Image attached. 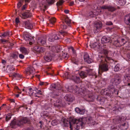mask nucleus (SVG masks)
Listing matches in <instances>:
<instances>
[{"mask_svg": "<svg viewBox=\"0 0 130 130\" xmlns=\"http://www.w3.org/2000/svg\"><path fill=\"white\" fill-rule=\"evenodd\" d=\"M85 119L84 118H82L78 119L73 118L68 121L66 119L63 118L61 121L65 126L69 125L71 130H78L80 127L82 128L84 126V123L83 121Z\"/></svg>", "mask_w": 130, "mask_h": 130, "instance_id": "nucleus-1", "label": "nucleus"}, {"mask_svg": "<svg viewBox=\"0 0 130 130\" xmlns=\"http://www.w3.org/2000/svg\"><path fill=\"white\" fill-rule=\"evenodd\" d=\"M28 121V119L27 118H22L21 120L17 121L14 119L11 121L10 126L12 128H15L16 125L20 126L22 125L27 123Z\"/></svg>", "mask_w": 130, "mask_h": 130, "instance_id": "nucleus-2", "label": "nucleus"}, {"mask_svg": "<svg viewBox=\"0 0 130 130\" xmlns=\"http://www.w3.org/2000/svg\"><path fill=\"white\" fill-rule=\"evenodd\" d=\"M104 59H100L99 61H101L100 64L99 65V69L98 73L99 74H100L101 72H102L103 71H105L108 70V66L105 63H104Z\"/></svg>", "mask_w": 130, "mask_h": 130, "instance_id": "nucleus-3", "label": "nucleus"}, {"mask_svg": "<svg viewBox=\"0 0 130 130\" xmlns=\"http://www.w3.org/2000/svg\"><path fill=\"white\" fill-rule=\"evenodd\" d=\"M63 77L69 79L73 80L76 83L79 82L80 80V78L75 75L73 76V75H70L69 74L68 72H66L63 75Z\"/></svg>", "mask_w": 130, "mask_h": 130, "instance_id": "nucleus-4", "label": "nucleus"}, {"mask_svg": "<svg viewBox=\"0 0 130 130\" xmlns=\"http://www.w3.org/2000/svg\"><path fill=\"white\" fill-rule=\"evenodd\" d=\"M38 3L41 10L44 11L47 8V6L46 0H38Z\"/></svg>", "mask_w": 130, "mask_h": 130, "instance_id": "nucleus-5", "label": "nucleus"}, {"mask_svg": "<svg viewBox=\"0 0 130 130\" xmlns=\"http://www.w3.org/2000/svg\"><path fill=\"white\" fill-rule=\"evenodd\" d=\"M24 37L25 40L28 41L30 45H31L34 43V40L33 38L29 35L28 33H24Z\"/></svg>", "mask_w": 130, "mask_h": 130, "instance_id": "nucleus-6", "label": "nucleus"}, {"mask_svg": "<svg viewBox=\"0 0 130 130\" xmlns=\"http://www.w3.org/2000/svg\"><path fill=\"white\" fill-rule=\"evenodd\" d=\"M60 38L59 33H58L57 34L53 35L51 34L49 36L48 40L49 41L52 42L54 41L55 40L59 39Z\"/></svg>", "mask_w": 130, "mask_h": 130, "instance_id": "nucleus-7", "label": "nucleus"}, {"mask_svg": "<svg viewBox=\"0 0 130 130\" xmlns=\"http://www.w3.org/2000/svg\"><path fill=\"white\" fill-rule=\"evenodd\" d=\"M26 75L29 76L31 78L33 77L34 73V69L33 67L30 66L28 67L26 70Z\"/></svg>", "mask_w": 130, "mask_h": 130, "instance_id": "nucleus-8", "label": "nucleus"}, {"mask_svg": "<svg viewBox=\"0 0 130 130\" xmlns=\"http://www.w3.org/2000/svg\"><path fill=\"white\" fill-rule=\"evenodd\" d=\"M126 42V41L124 39H122L120 42L119 41L117 40L114 42V44L116 46H119L124 45Z\"/></svg>", "mask_w": 130, "mask_h": 130, "instance_id": "nucleus-9", "label": "nucleus"}, {"mask_svg": "<svg viewBox=\"0 0 130 130\" xmlns=\"http://www.w3.org/2000/svg\"><path fill=\"white\" fill-rule=\"evenodd\" d=\"M121 82V80L119 77H115L114 78L112 79L111 81V82L113 84L116 85H117L119 84Z\"/></svg>", "mask_w": 130, "mask_h": 130, "instance_id": "nucleus-10", "label": "nucleus"}, {"mask_svg": "<svg viewBox=\"0 0 130 130\" xmlns=\"http://www.w3.org/2000/svg\"><path fill=\"white\" fill-rule=\"evenodd\" d=\"M104 9H107L108 10L111 11H113L116 9L115 8L111 6H104L102 7L101 10H99V11L101 12Z\"/></svg>", "mask_w": 130, "mask_h": 130, "instance_id": "nucleus-11", "label": "nucleus"}, {"mask_svg": "<svg viewBox=\"0 0 130 130\" xmlns=\"http://www.w3.org/2000/svg\"><path fill=\"white\" fill-rule=\"evenodd\" d=\"M26 92H28L30 96L31 95H33L35 96L39 97L37 95H35L36 94L35 92H36V89L33 90L31 88H27L26 90Z\"/></svg>", "mask_w": 130, "mask_h": 130, "instance_id": "nucleus-12", "label": "nucleus"}, {"mask_svg": "<svg viewBox=\"0 0 130 130\" xmlns=\"http://www.w3.org/2000/svg\"><path fill=\"white\" fill-rule=\"evenodd\" d=\"M102 24L100 21L96 22L95 24V27L96 28V32H98L102 26Z\"/></svg>", "mask_w": 130, "mask_h": 130, "instance_id": "nucleus-13", "label": "nucleus"}, {"mask_svg": "<svg viewBox=\"0 0 130 130\" xmlns=\"http://www.w3.org/2000/svg\"><path fill=\"white\" fill-rule=\"evenodd\" d=\"M98 9L95 10H94L93 11H91L88 13V16L91 17H93L96 16L99 14Z\"/></svg>", "mask_w": 130, "mask_h": 130, "instance_id": "nucleus-14", "label": "nucleus"}, {"mask_svg": "<svg viewBox=\"0 0 130 130\" xmlns=\"http://www.w3.org/2000/svg\"><path fill=\"white\" fill-rule=\"evenodd\" d=\"M84 59L85 61L88 63H90L92 61V60L89 57L88 55L87 54H85L84 56Z\"/></svg>", "mask_w": 130, "mask_h": 130, "instance_id": "nucleus-15", "label": "nucleus"}, {"mask_svg": "<svg viewBox=\"0 0 130 130\" xmlns=\"http://www.w3.org/2000/svg\"><path fill=\"white\" fill-rule=\"evenodd\" d=\"M52 54L47 53H46V55L44 57V59L46 61L49 62L52 60Z\"/></svg>", "mask_w": 130, "mask_h": 130, "instance_id": "nucleus-16", "label": "nucleus"}, {"mask_svg": "<svg viewBox=\"0 0 130 130\" xmlns=\"http://www.w3.org/2000/svg\"><path fill=\"white\" fill-rule=\"evenodd\" d=\"M46 39L45 38H39L38 40V43L40 45L44 44L46 43Z\"/></svg>", "mask_w": 130, "mask_h": 130, "instance_id": "nucleus-17", "label": "nucleus"}, {"mask_svg": "<svg viewBox=\"0 0 130 130\" xmlns=\"http://www.w3.org/2000/svg\"><path fill=\"white\" fill-rule=\"evenodd\" d=\"M110 39L109 38H108L105 36H103L101 39L102 43H104L109 42H111V41H110Z\"/></svg>", "mask_w": 130, "mask_h": 130, "instance_id": "nucleus-18", "label": "nucleus"}, {"mask_svg": "<svg viewBox=\"0 0 130 130\" xmlns=\"http://www.w3.org/2000/svg\"><path fill=\"white\" fill-rule=\"evenodd\" d=\"M31 14L29 12H27L22 13L20 15V17L23 19H25L30 17Z\"/></svg>", "mask_w": 130, "mask_h": 130, "instance_id": "nucleus-19", "label": "nucleus"}, {"mask_svg": "<svg viewBox=\"0 0 130 130\" xmlns=\"http://www.w3.org/2000/svg\"><path fill=\"white\" fill-rule=\"evenodd\" d=\"M34 49L36 51L40 52H43L45 51V49L41 47L35 46L34 47Z\"/></svg>", "mask_w": 130, "mask_h": 130, "instance_id": "nucleus-20", "label": "nucleus"}, {"mask_svg": "<svg viewBox=\"0 0 130 130\" xmlns=\"http://www.w3.org/2000/svg\"><path fill=\"white\" fill-rule=\"evenodd\" d=\"M123 80L124 83L129 81L130 80V75L127 74L124 75Z\"/></svg>", "mask_w": 130, "mask_h": 130, "instance_id": "nucleus-21", "label": "nucleus"}, {"mask_svg": "<svg viewBox=\"0 0 130 130\" xmlns=\"http://www.w3.org/2000/svg\"><path fill=\"white\" fill-rule=\"evenodd\" d=\"M18 52H15L13 53L10 55V58H9L10 59H17L18 57Z\"/></svg>", "mask_w": 130, "mask_h": 130, "instance_id": "nucleus-22", "label": "nucleus"}, {"mask_svg": "<svg viewBox=\"0 0 130 130\" xmlns=\"http://www.w3.org/2000/svg\"><path fill=\"white\" fill-rule=\"evenodd\" d=\"M20 51L25 55H27L29 53L28 50L24 47H21L20 48Z\"/></svg>", "mask_w": 130, "mask_h": 130, "instance_id": "nucleus-23", "label": "nucleus"}, {"mask_svg": "<svg viewBox=\"0 0 130 130\" xmlns=\"http://www.w3.org/2000/svg\"><path fill=\"white\" fill-rule=\"evenodd\" d=\"M7 70L8 73H11L14 70V68L13 66L8 65L7 67Z\"/></svg>", "mask_w": 130, "mask_h": 130, "instance_id": "nucleus-24", "label": "nucleus"}, {"mask_svg": "<svg viewBox=\"0 0 130 130\" xmlns=\"http://www.w3.org/2000/svg\"><path fill=\"white\" fill-rule=\"evenodd\" d=\"M26 27L28 29H31L33 27L32 24L29 21H26L25 23Z\"/></svg>", "mask_w": 130, "mask_h": 130, "instance_id": "nucleus-25", "label": "nucleus"}, {"mask_svg": "<svg viewBox=\"0 0 130 130\" xmlns=\"http://www.w3.org/2000/svg\"><path fill=\"white\" fill-rule=\"evenodd\" d=\"M64 98L67 101L69 102H72L74 100L73 98L71 97L70 95H66Z\"/></svg>", "mask_w": 130, "mask_h": 130, "instance_id": "nucleus-26", "label": "nucleus"}, {"mask_svg": "<svg viewBox=\"0 0 130 130\" xmlns=\"http://www.w3.org/2000/svg\"><path fill=\"white\" fill-rule=\"evenodd\" d=\"M75 110L77 113H79L83 115L85 112V109L81 110L79 108H76L75 109Z\"/></svg>", "mask_w": 130, "mask_h": 130, "instance_id": "nucleus-27", "label": "nucleus"}, {"mask_svg": "<svg viewBox=\"0 0 130 130\" xmlns=\"http://www.w3.org/2000/svg\"><path fill=\"white\" fill-rule=\"evenodd\" d=\"M13 77H15L17 79H20L22 77L21 75L17 73H14L11 75Z\"/></svg>", "mask_w": 130, "mask_h": 130, "instance_id": "nucleus-28", "label": "nucleus"}, {"mask_svg": "<svg viewBox=\"0 0 130 130\" xmlns=\"http://www.w3.org/2000/svg\"><path fill=\"white\" fill-rule=\"evenodd\" d=\"M10 32H5L4 33H0V37H1L2 38L5 37L9 36L10 35Z\"/></svg>", "mask_w": 130, "mask_h": 130, "instance_id": "nucleus-29", "label": "nucleus"}, {"mask_svg": "<svg viewBox=\"0 0 130 130\" xmlns=\"http://www.w3.org/2000/svg\"><path fill=\"white\" fill-rule=\"evenodd\" d=\"M125 0H118L117 1V3L121 6L123 5L125 3Z\"/></svg>", "mask_w": 130, "mask_h": 130, "instance_id": "nucleus-30", "label": "nucleus"}, {"mask_svg": "<svg viewBox=\"0 0 130 130\" xmlns=\"http://www.w3.org/2000/svg\"><path fill=\"white\" fill-rule=\"evenodd\" d=\"M128 125L127 122H125L121 125L122 129L124 130L127 129L128 127Z\"/></svg>", "mask_w": 130, "mask_h": 130, "instance_id": "nucleus-31", "label": "nucleus"}, {"mask_svg": "<svg viewBox=\"0 0 130 130\" xmlns=\"http://www.w3.org/2000/svg\"><path fill=\"white\" fill-rule=\"evenodd\" d=\"M88 123L90 124L91 125H94L96 123V122L94 121L91 118L88 119Z\"/></svg>", "mask_w": 130, "mask_h": 130, "instance_id": "nucleus-32", "label": "nucleus"}, {"mask_svg": "<svg viewBox=\"0 0 130 130\" xmlns=\"http://www.w3.org/2000/svg\"><path fill=\"white\" fill-rule=\"evenodd\" d=\"M41 116L42 117L45 118L48 116V114L47 111H44L41 113Z\"/></svg>", "mask_w": 130, "mask_h": 130, "instance_id": "nucleus-33", "label": "nucleus"}, {"mask_svg": "<svg viewBox=\"0 0 130 130\" xmlns=\"http://www.w3.org/2000/svg\"><path fill=\"white\" fill-rule=\"evenodd\" d=\"M61 102V100H57L56 101V103L54 104V106H58L60 105Z\"/></svg>", "mask_w": 130, "mask_h": 130, "instance_id": "nucleus-34", "label": "nucleus"}, {"mask_svg": "<svg viewBox=\"0 0 130 130\" xmlns=\"http://www.w3.org/2000/svg\"><path fill=\"white\" fill-rule=\"evenodd\" d=\"M79 75L82 78H84L87 76V74L84 71H81L79 74Z\"/></svg>", "mask_w": 130, "mask_h": 130, "instance_id": "nucleus-35", "label": "nucleus"}, {"mask_svg": "<svg viewBox=\"0 0 130 130\" xmlns=\"http://www.w3.org/2000/svg\"><path fill=\"white\" fill-rule=\"evenodd\" d=\"M126 118L125 117H122L120 119H119V120L116 121V123L117 124L118 123H119L120 122H121L122 121H124L126 120Z\"/></svg>", "mask_w": 130, "mask_h": 130, "instance_id": "nucleus-36", "label": "nucleus"}, {"mask_svg": "<svg viewBox=\"0 0 130 130\" xmlns=\"http://www.w3.org/2000/svg\"><path fill=\"white\" fill-rule=\"evenodd\" d=\"M120 65L119 64H117L114 68V71L115 72H117L119 71L120 69Z\"/></svg>", "mask_w": 130, "mask_h": 130, "instance_id": "nucleus-37", "label": "nucleus"}, {"mask_svg": "<svg viewBox=\"0 0 130 130\" xmlns=\"http://www.w3.org/2000/svg\"><path fill=\"white\" fill-rule=\"evenodd\" d=\"M59 123V121L57 120H53L51 122L53 126L57 125Z\"/></svg>", "mask_w": 130, "mask_h": 130, "instance_id": "nucleus-38", "label": "nucleus"}, {"mask_svg": "<svg viewBox=\"0 0 130 130\" xmlns=\"http://www.w3.org/2000/svg\"><path fill=\"white\" fill-rule=\"evenodd\" d=\"M50 24H53L56 21V19L54 18H53L50 19Z\"/></svg>", "mask_w": 130, "mask_h": 130, "instance_id": "nucleus-39", "label": "nucleus"}, {"mask_svg": "<svg viewBox=\"0 0 130 130\" xmlns=\"http://www.w3.org/2000/svg\"><path fill=\"white\" fill-rule=\"evenodd\" d=\"M95 96L94 95H92L91 96H89V100L87 101H92L94 100L95 98Z\"/></svg>", "mask_w": 130, "mask_h": 130, "instance_id": "nucleus-40", "label": "nucleus"}, {"mask_svg": "<svg viewBox=\"0 0 130 130\" xmlns=\"http://www.w3.org/2000/svg\"><path fill=\"white\" fill-rule=\"evenodd\" d=\"M47 6L50 4H53L55 2V0H46Z\"/></svg>", "mask_w": 130, "mask_h": 130, "instance_id": "nucleus-41", "label": "nucleus"}, {"mask_svg": "<svg viewBox=\"0 0 130 130\" xmlns=\"http://www.w3.org/2000/svg\"><path fill=\"white\" fill-rule=\"evenodd\" d=\"M11 115L10 113H9L7 114L6 117V120L7 121H8L9 120H10L11 118Z\"/></svg>", "mask_w": 130, "mask_h": 130, "instance_id": "nucleus-42", "label": "nucleus"}, {"mask_svg": "<svg viewBox=\"0 0 130 130\" xmlns=\"http://www.w3.org/2000/svg\"><path fill=\"white\" fill-rule=\"evenodd\" d=\"M62 47L59 45L56 46V52H58L61 51Z\"/></svg>", "mask_w": 130, "mask_h": 130, "instance_id": "nucleus-43", "label": "nucleus"}, {"mask_svg": "<svg viewBox=\"0 0 130 130\" xmlns=\"http://www.w3.org/2000/svg\"><path fill=\"white\" fill-rule=\"evenodd\" d=\"M49 47L51 51L56 52V46H54L51 47L50 46Z\"/></svg>", "mask_w": 130, "mask_h": 130, "instance_id": "nucleus-44", "label": "nucleus"}, {"mask_svg": "<svg viewBox=\"0 0 130 130\" xmlns=\"http://www.w3.org/2000/svg\"><path fill=\"white\" fill-rule=\"evenodd\" d=\"M65 22L66 24L68 25L70 24L71 23L70 20L68 18L65 19Z\"/></svg>", "mask_w": 130, "mask_h": 130, "instance_id": "nucleus-45", "label": "nucleus"}, {"mask_svg": "<svg viewBox=\"0 0 130 130\" xmlns=\"http://www.w3.org/2000/svg\"><path fill=\"white\" fill-rule=\"evenodd\" d=\"M97 43L96 42H95L92 44H91L89 45L91 48H94L97 46Z\"/></svg>", "mask_w": 130, "mask_h": 130, "instance_id": "nucleus-46", "label": "nucleus"}, {"mask_svg": "<svg viewBox=\"0 0 130 130\" xmlns=\"http://www.w3.org/2000/svg\"><path fill=\"white\" fill-rule=\"evenodd\" d=\"M61 27L63 29H66L67 28V26L65 25L64 23L62 22L61 24Z\"/></svg>", "mask_w": 130, "mask_h": 130, "instance_id": "nucleus-47", "label": "nucleus"}, {"mask_svg": "<svg viewBox=\"0 0 130 130\" xmlns=\"http://www.w3.org/2000/svg\"><path fill=\"white\" fill-rule=\"evenodd\" d=\"M76 87V90H75V91H77L78 90V91H79V92L80 91L82 92V93H85V91L84 90H83V89L82 88H81V89H79L77 87Z\"/></svg>", "mask_w": 130, "mask_h": 130, "instance_id": "nucleus-48", "label": "nucleus"}, {"mask_svg": "<svg viewBox=\"0 0 130 130\" xmlns=\"http://www.w3.org/2000/svg\"><path fill=\"white\" fill-rule=\"evenodd\" d=\"M64 2V1L62 0H60L57 3V5H61Z\"/></svg>", "mask_w": 130, "mask_h": 130, "instance_id": "nucleus-49", "label": "nucleus"}, {"mask_svg": "<svg viewBox=\"0 0 130 130\" xmlns=\"http://www.w3.org/2000/svg\"><path fill=\"white\" fill-rule=\"evenodd\" d=\"M36 92H35V93H36V94H42V92L40 90H37V88H36Z\"/></svg>", "mask_w": 130, "mask_h": 130, "instance_id": "nucleus-50", "label": "nucleus"}, {"mask_svg": "<svg viewBox=\"0 0 130 130\" xmlns=\"http://www.w3.org/2000/svg\"><path fill=\"white\" fill-rule=\"evenodd\" d=\"M22 5V3L21 2H19L17 4V8H19Z\"/></svg>", "mask_w": 130, "mask_h": 130, "instance_id": "nucleus-51", "label": "nucleus"}, {"mask_svg": "<svg viewBox=\"0 0 130 130\" xmlns=\"http://www.w3.org/2000/svg\"><path fill=\"white\" fill-rule=\"evenodd\" d=\"M19 56V58L21 59H23L24 57V55L22 54H20Z\"/></svg>", "mask_w": 130, "mask_h": 130, "instance_id": "nucleus-52", "label": "nucleus"}, {"mask_svg": "<svg viewBox=\"0 0 130 130\" xmlns=\"http://www.w3.org/2000/svg\"><path fill=\"white\" fill-rule=\"evenodd\" d=\"M106 24L107 25H111L112 24V23L111 22L109 21L107 22L106 23Z\"/></svg>", "mask_w": 130, "mask_h": 130, "instance_id": "nucleus-53", "label": "nucleus"}, {"mask_svg": "<svg viewBox=\"0 0 130 130\" xmlns=\"http://www.w3.org/2000/svg\"><path fill=\"white\" fill-rule=\"evenodd\" d=\"M127 57L128 58V60L129 61H130V54H129L128 55H127Z\"/></svg>", "mask_w": 130, "mask_h": 130, "instance_id": "nucleus-54", "label": "nucleus"}, {"mask_svg": "<svg viewBox=\"0 0 130 130\" xmlns=\"http://www.w3.org/2000/svg\"><path fill=\"white\" fill-rule=\"evenodd\" d=\"M15 22L17 23H19V19L18 18H16L15 19Z\"/></svg>", "mask_w": 130, "mask_h": 130, "instance_id": "nucleus-55", "label": "nucleus"}, {"mask_svg": "<svg viewBox=\"0 0 130 130\" xmlns=\"http://www.w3.org/2000/svg\"><path fill=\"white\" fill-rule=\"evenodd\" d=\"M40 85H45V83L43 82H41L40 83Z\"/></svg>", "mask_w": 130, "mask_h": 130, "instance_id": "nucleus-56", "label": "nucleus"}, {"mask_svg": "<svg viewBox=\"0 0 130 130\" xmlns=\"http://www.w3.org/2000/svg\"><path fill=\"white\" fill-rule=\"evenodd\" d=\"M1 41L2 42H5L7 41V40H3L2 39H1Z\"/></svg>", "mask_w": 130, "mask_h": 130, "instance_id": "nucleus-57", "label": "nucleus"}, {"mask_svg": "<svg viewBox=\"0 0 130 130\" xmlns=\"http://www.w3.org/2000/svg\"><path fill=\"white\" fill-rule=\"evenodd\" d=\"M74 3V2L73 1H72L71 2L70 4V6H72L73 5Z\"/></svg>", "mask_w": 130, "mask_h": 130, "instance_id": "nucleus-58", "label": "nucleus"}, {"mask_svg": "<svg viewBox=\"0 0 130 130\" xmlns=\"http://www.w3.org/2000/svg\"><path fill=\"white\" fill-rule=\"evenodd\" d=\"M64 12L65 13H68L69 12V10H65L64 11Z\"/></svg>", "mask_w": 130, "mask_h": 130, "instance_id": "nucleus-59", "label": "nucleus"}, {"mask_svg": "<svg viewBox=\"0 0 130 130\" xmlns=\"http://www.w3.org/2000/svg\"><path fill=\"white\" fill-rule=\"evenodd\" d=\"M111 128L112 129H117V127H113V126H111Z\"/></svg>", "mask_w": 130, "mask_h": 130, "instance_id": "nucleus-60", "label": "nucleus"}, {"mask_svg": "<svg viewBox=\"0 0 130 130\" xmlns=\"http://www.w3.org/2000/svg\"><path fill=\"white\" fill-rule=\"evenodd\" d=\"M25 130H33L31 128H28L26 129Z\"/></svg>", "mask_w": 130, "mask_h": 130, "instance_id": "nucleus-61", "label": "nucleus"}, {"mask_svg": "<svg viewBox=\"0 0 130 130\" xmlns=\"http://www.w3.org/2000/svg\"><path fill=\"white\" fill-rule=\"evenodd\" d=\"M71 49L72 50V51L73 52V53H75L73 48V47H71Z\"/></svg>", "mask_w": 130, "mask_h": 130, "instance_id": "nucleus-62", "label": "nucleus"}, {"mask_svg": "<svg viewBox=\"0 0 130 130\" xmlns=\"http://www.w3.org/2000/svg\"><path fill=\"white\" fill-rule=\"evenodd\" d=\"M26 5H24L23 7L22 8V10H24V9H25V8L26 7Z\"/></svg>", "mask_w": 130, "mask_h": 130, "instance_id": "nucleus-63", "label": "nucleus"}, {"mask_svg": "<svg viewBox=\"0 0 130 130\" xmlns=\"http://www.w3.org/2000/svg\"><path fill=\"white\" fill-rule=\"evenodd\" d=\"M127 47H128V48H127V49H128L129 50H130V44L129 45H128L127 46Z\"/></svg>", "mask_w": 130, "mask_h": 130, "instance_id": "nucleus-64", "label": "nucleus"}]
</instances>
